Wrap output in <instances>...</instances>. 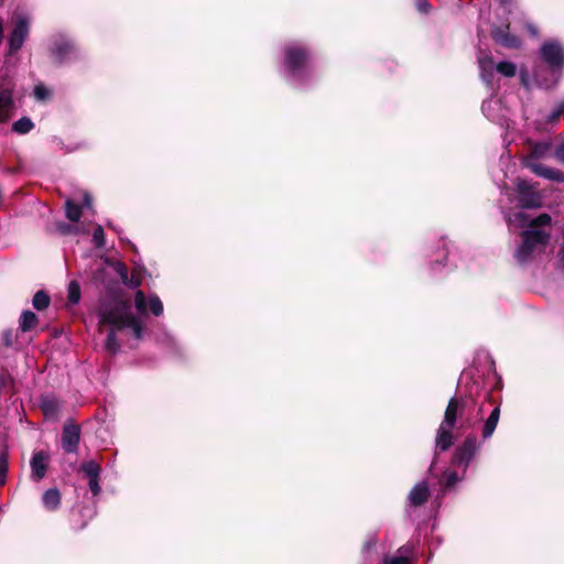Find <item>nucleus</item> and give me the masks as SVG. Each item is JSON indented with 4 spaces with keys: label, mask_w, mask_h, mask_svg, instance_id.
<instances>
[{
    "label": "nucleus",
    "mask_w": 564,
    "mask_h": 564,
    "mask_svg": "<svg viewBox=\"0 0 564 564\" xmlns=\"http://www.w3.org/2000/svg\"><path fill=\"white\" fill-rule=\"evenodd\" d=\"M130 306L127 302L119 299L104 304L99 310L100 326H110V332L106 340V348L115 352L119 344L116 340L115 333L123 328H131L134 337L140 339L142 336V326L140 321L130 314Z\"/></svg>",
    "instance_id": "obj_1"
},
{
    "label": "nucleus",
    "mask_w": 564,
    "mask_h": 564,
    "mask_svg": "<svg viewBox=\"0 0 564 564\" xmlns=\"http://www.w3.org/2000/svg\"><path fill=\"white\" fill-rule=\"evenodd\" d=\"M522 243L516 250L514 257L519 262L529 260L541 247H544L550 238L549 232L543 229H528L521 235Z\"/></svg>",
    "instance_id": "obj_2"
},
{
    "label": "nucleus",
    "mask_w": 564,
    "mask_h": 564,
    "mask_svg": "<svg viewBox=\"0 0 564 564\" xmlns=\"http://www.w3.org/2000/svg\"><path fill=\"white\" fill-rule=\"evenodd\" d=\"M31 18L21 10H15L11 17V32L9 35V51L14 53L20 50L29 34Z\"/></svg>",
    "instance_id": "obj_3"
},
{
    "label": "nucleus",
    "mask_w": 564,
    "mask_h": 564,
    "mask_svg": "<svg viewBox=\"0 0 564 564\" xmlns=\"http://www.w3.org/2000/svg\"><path fill=\"white\" fill-rule=\"evenodd\" d=\"M506 218L509 226L514 228L530 227L529 229H542V227H546L551 223V217L547 214H541L535 218H530L523 210L508 214Z\"/></svg>",
    "instance_id": "obj_4"
},
{
    "label": "nucleus",
    "mask_w": 564,
    "mask_h": 564,
    "mask_svg": "<svg viewBox=\"0 0 564 564\" xmlns=\"http://www.w3.org/2000/svg\"><path fill=\"white\" fill-rule=\"evenodd\" d=\"M518 200L522 208H532L541 206V197L535 189L524 180H518L516 183Z\"/></svg>",
    "instance_id": "obj_5"
},
{
    "label": "nucleus",
    "mask_w": 564,
    "mask_h": 564,
    "mask_svg": "<svg viewBox=\"0 0 564 564\" xmlns=\"http://www.w3.org/2000/svg\"><path fill=\"white\" fill-rule=\"evenodd\" d=\"M541 55L551 67H557L564 63V51L558 43H544L541 47Z\"/></svg>",
    "instance_id": "obj_6"
},
{
    "label": "nucleus",
    "mask_w": 564,
    "mask_h": 564,
    "mask_svg": "<svg viewBox=\"0 0 564 564\" xmlns=\"http://www.w3.org/2000/svg\"><path fill=\"white\" fill-rule=\"evenodd\" d=\"M134 304H135V308L138 310V312L140 314L147 313L148 304H149V310L155 316H159L163 313V304H162L161 300L155 295H151L147 303L144 294L141 291H138L135 294Z\"/></svg>",
    "instance_id": "obj_7"
},
{
    "label": "nucleus",
    "mask_w": 564,
    "mask_h": 564,
    "mask_svg": "<svg viewBox=\"0 0 564 564\" xmlns=\"http://www.w3.org/2000/svg\"><path fill=\"white\" fill-rule=\"evenodd\" d=\"M524 165L530 169L535 175L557 181V182H564V175L557 170L550 169L536 161H534L533 158H525L524 159Z\"/></svg>",
    "instance_id": "obj_8"
},
{
    "label": "nucleus",
    "mask_w": 564,
    "mask_h": 564,
    "mask_svg": "<svg viewBox=\"0 0 564 564\" xmlns=\"http://www.w3.org/2000/svg\"><path fill=\"white\" fill-rule=\"evenodd\" d=\"M524 165L530 169L535 175L557 181V182H564V175L557 170L550 169L536 161H534L533 158H525L524 159Z\"/></svg>",
    "instance_id": "obj_9"
},
{
    "label": "nucleus",
    "mask_w": 564,
    "mask_h": 564,
    "mask_svg": "<svg viewBox=\"0 0 564 564\" xmlns=\"http://www.w3.org/2000/svg\"><path fill=\"white\" fill-rule=\"evenodd\" d=\"M477 451L478 445L476 438H467L462 445V447L457 451L455 455V463L467 466L476 455Z\"/></svg>",
    "instance_id": "obj_10"
},
{
    "label": "nucleus",
    "mask_w": 564,
    "mask_h": 564,
    "mask_svg": "<svg viewBox=\"0 0 564 564\" xmlns=\"http://www.w3.org/2000/svg\"><path fill=\"white\" fill-rule=\"evenodd\" d=\"M47 464V454H45L44 452L34 453L31 459L32 478H34L35 480H41L42 478H44L46 474Z\"/></svg>",
    "instance_id": "obj_11"
},
{
    "label": "nucleus",
    "mask_w": 564,
    "mask_h": 564,
    "mask_svg": "<svg viewBox=\"0 0 564 564\" xmlns=\"http://www.w3.org/2000/svg\"><path fill=\"white\" fill-rule=\"evenodd\" d=\"M463 409V403L456 398H452L445 410V415L442 425L448 426V429H453L455 426L457 417L462 414Z\"/></svg>",
    "instance_id": "obj_12"
},
{
    "label": "nucleus",
    "mask_w": 564,
    "mask_h": 564,
    "mask_svg": "<svg viewBox=\"0 0 564 564\" xmlns=\"http://www.w3.org/2000/svg\"><path fill=\"white\" fill-rule=\"evenodd\" d=\"M78 442L79 429L75 425L65 426L62 437L63 448L68 453H73L76 451Z\"/></svg>",
    "instance_id": "obj_13"
},
{
    "label": "nucleus",
    "mask_w": 564,
    "mask_h": 564,
    "mask_svg": "<svg viewBox=\"0 0 564 564\" xmlns=\"http://www.w3.org/2000/svg\"><path fill=\"white\" fill-rule=\"evenodd\" d=\"M13 111L12 94L9 89H0V123L9 120Z\"/></svg>",
    "instance_id": "obj_14"
},
{
    "label": "nucleus",
    "mask_w": 564,
    "mask_h": 564,
    "mask_svg": "<svg viewBox=\"0 0 564 564\" xmlns=\"http://www.w3.org/2000/svg\"><path fill=\"white\" fill-rule=\"evenodd\" d=\"M306 61V54L303 50L291 47L286 52V67L291 72H295Z\"/></svg>",
    "instance_id": "obj_15"
},
{
    "label": "nucleus",
    "mask_w": 564,
    "mask_h": 564,
    "mask_svg": "<svg viewBox=\"0 0 564 564\" xmlns=\"http://www.w3.org/2000/svg\"><path fill=\"white\" fill-rule=\"evenodd\" d=\"M430 495L426 482L416 484L409 494V501L412 506H420L426 501Z\"/></svg>",
    "instance_id": "obj_16"
},
{
    "label": "nucleus",
    "mask_w": 564,
    "mask_h": 564,
    "mask_svg": "<svg viewBox=\"0 0 564 564\" xmlns=\"http://www.w3.org/2000/svg\"><path fill=\"white\" fill-rule=\"evenodd\" d=\"M451 430L452 429H448V426L441 424L437 431L436 447L440 448L441 451H446L453 443V435L451 433Z\"/></svg>",
    "instance_id": "obj_17"
},
{
    "label": "nucleus",
    "mask_w": 564,
    "mask_h": 564,
    "mask_svg": "<svg viewBox=\"0 0 564 564\" xmlns=\"http://www.w3.org/2000/svg\"><path fill=\"white\" fill-rule=\"evenodd\" d=\"M43 505L47 510H56L61 505V492L51 488L43 494Z\"/></svg>",
    "instance_id": "obj_18"
},
{
    "label": "nucleus",
    "mask_w": 564,
    "mask_h": 564,
    "mask_svg": "<svg viewBox=\"0 0 564 564\" xmlns=\"http://www.w3.org/2000/svg\"><path fill=\"white\" fill-rule=\"evenodd\" d=\"M499 416H500V409L495 408L485 422L484 432H482L484 438H488L494 434V432L497 427V424L499 422Z\"/></svg>",
    "instance_id": "obj_19"
},
{
    "label": "nucleus",
    "mask_w": 564,
    "mask_h": 564,
    "mask_svg": "<svg viewBox=\"0 0 564 564\" xmlns=\"http://www.w3.org/2000/svg\"><path fill=\"white\" fill-rule=\"evenodd\" d=\"M492 36L498 43L507 47H518L520 45L519 39L511 36L499 29L494 30Z\"/></svg>",
    "instance_id": "obj_20"
},
{
    "label": "nucleus",
    "mask_w": 564,
    "mask_h": 564,
    "mask_svg": "<svg viewBox=\"0 0 564 564\" xmlns=\"http://www.w3.org/2000/svg\"><path fill=\"white\" fill-rule=\"evenodd\" d=\"M37 324V316L31 311H24L21 314L19 327L25 333L31 330Z\"/></svg>",
    "instance_id": "obj_21"
},
{
    "label": "nucleus",
    "mask_w": 564,
    "mask_h": 564,
    "mask_svg": "<svg viewBox=\"0 0 564 564\" xmlns=\"http://www.w3.org/2000/svg\"><path fill=\"white\" fill-rule=\"evenodd\" d=\"M478 63H479V68H480L481 77L485 80L489 82V77H491L492 70H494V61H492V58L490 56H487V55H480L478 57Z\"/></svg>",
    "instance_id": "obj_22"
},
{
    "label": "nucleus",
    "mask_w": 564,
    "mask_h": 564,
    "mask_svg": "<svg viewBox=\"0 0 564 564\" xmlns=\"http://www.w3.org/2000/svg\"><path fill=\"white\" fill-rule=\"evenodd\" d=\"M82 215V207L75 205L72 200H66V217L73 221L77 223Z\"/></svg>",
    "instance_id": "obj_23"
},
{
    "label": "nucleus",
    "mask_w": 564,
    "mask_h": 564,
    "mask_svg": "<svg viewBox=\"0 0 564 564\" xmlns=\"http://www.w3.org/2000/svg\"><path fill=\"white\" fill-rule=\"evenodd\" d=\"M42 410L46 416H54L58 411V402L51 398H44L41 403Z\"/></svg>",
    "instance_id": "obj_24"
},
{
    "label": "nucleus",
    "mask_w": 564,
    "mask_h": 564,
    "mask_svg": "<svg viewBox=\"0 0 564 564\" xmlns=\"http://www.w3.org/2000/svg\"><path fill=\"white\" fill-rule=\"evenodd\" d=\"M32 304L36 310H44L50 304V297L45 292L39 291L33 296Z\"/></svg>",
    "instance_id": "obj_25"
},
{
    "label": "nucleus",
    "mask_w": 564,
    "mask_h": 564,
    "mask_svg": "<svg viewBox=\"0 0 564 564\" xmlns=\"http://www.w3.org/2000/svg\"><path fill=\"white\" fill-rule=\"evenodd\" d=\"M497 72L506 77H513L517 72V67L511 62H500L497 66Z\"/></svg>",
    "instance_id": "obj_26"
},
{
    "label": "nucleus",
    "mask_w": 564,
    "mask_h": 564,
    "mask_svg": "<svg viewBox=\"0 0 564 564\" xmlns=\"http://www.w3.org/2000/svg\"><path fill=\"white\" fill-rule=\"evenodd\" d=\"M33 128V123L29 118H21L13 123V130L18 133H28Z\"/></svg>",
    "instance_id": "obj_27"
},
{
    "label": "nucleus",
    "mask_w": 564,
    "mask_h": 564,
    "mask_svg": "<svg viewBox=\"0 0 564 564\" xmlns=\"http://www.w3.org/2000/svg\"><path fill=\"white\" fill-rule=\"evenodd\" d=\"M82 470L88 478H94L99 476L100 468L95 462L90 460L82 465Z\"/></svg>",
    "instance_id": "obj_28"
},
{
    "label": "nucleus",
    "mask_w": 564,
    "mask_h": 564,
    "mask_svg": "<svg viewBox=\"0 0 564 564\" xmlns=\"http://www.w3.org/2000/svg\"><path fill=\"white\" fill-rule=\"evenodd\" d=\"M79 299H80V288H79L78 283L73 281L68 285V301L72 304H76V303H78Z\"/></svg>",
    "instance_id": "obj_29"
},
{
    "label": "nucleus",
    "mask_w": 564,
    "mask_h": 564,
    "mask_svg": "<svg viewBox=\"0 0 564 564\" xmlns=\"http://www.w3.org/2000/svg\"><path fill=\"white\" fill-rule=\"evenodd\" d=\"M549 149H550L549 143H536L532 148V153L529 158H533L535 160L536 158L544 156L545 153L549 151Z\"/></svg>",
    "instance_id": "obj_30"
},
{
    "label": "nucleus",
    "mask_w": 564,
    "mask_h": 564,
    "mask_svg": "<svg viewBox=\"0 0 564 564\" xmlns=\"http://www.w3.org/2000/svg\"><path fill=\"white\" fill-rule=\"evenodd\" d=\"M93 240L96 247L101 248L105 243V234L101 226H97L94 230Z\"/></svg>",
    "instance_id": "obj_31"
},
{
    "label": "nucleus",
    "mask_w": 564,
    "mask_h": 564,
    "mask_svg": "<svg viewBox=\"0 0 564 564\" xmlns=\"http://www.w3.org/2000/svg\"><path fill=\"white\" fill-rule=\"evenodd\" d=\"M50 91L48 89L43 85H37L34 88V96L37 100H44L48 97Z\"/></svg>",
    "instance_id": "obj_32"
},
{
    "label": "nucleus",
    "mask_w": 564,
    "mask_h": 564,
    "mask_svg": "<svg viewBox=\"0 0 564 564\" xmlns=\"http://www.w3.org/2000/svg\"><path fill=\"white\" fill-rule=\"evenodd\" d=\"M113 268H115L116 272L119 274V276L121 278V281L127 282V279L129 276L127 268L120 262H116L113 264Z\"/></svg>",
    "instance_id": "obj_33"
},
{
    "label": "nucleus",
    "mask_w": 564,
    "mask_h": 564,
    "mask_svg": "<svg viewBox=\"0 0 564 564\" xmlns=\"http://www.w3.org/2000/svg\"><path fill=\"white\" fill-rule=\"evenodd\" d=\"M458 481H459V477H458L457 473H455V471H446L445 473L446 486H448V487L454 486Z\"/></svg>",
    "instance_id": "obj_34"
},
{
    "label": "nucleus",
    "mask_w": 564,
    "mask_h": 564,
    "mask_svg": "<svg viewBox=\"0 0 564 564\" xmlns=\"http://www.w3.org/2000/svg\"><path fill=\"white\" fill-rule=\"evenodd\" d=\"M382 564H409V561L403 556H394L386 558Z\"/></svg>",
    "instance_id": "obj_35"
},
{
    "label": "nucleus",
    "mask_w": 564,
    "mask_h": 564,
    "mask_svg": "<svg viewBox=\"0 0 564 564\" xmlns=\"http://www.w3.org/2000/svg\"><path fill=\"white\" fill-rule=\"evenodd\" d=\"M89 488L94 495H98L100 487L98 485V477L89 478Z\"/></svg>",
    "instance_id": "obj_36"
},
{
    "label": "nucleus",
    "mask_w": 564,
    "mask_h": 564,
    "mask_svg": "<svg viewBox=\"0 0 564 564\" xmlns=\"http://www.w3.org/2000/svg\"><path fill=\"white\" fill-rule=\"evenodd\" d=\"M123 283L129 288L137 289L140 285L141 281L139 278L132 275L131 278L128 276L127 282Z\"/></svg>",
    "instance_id": "obj_37"
},
{
    "label": "nucleus",
    "mask_w": 564,
    "mask_h": 564,
    "mask_svg": "<svg viewBox=\"0 0 564 564\" xmlns=\"http://www.w3.org/2000/svg\"><path fill=\"white\" fill-rule=\"evenodd\" d=\"M556 158L564 162V142L556 150Z\"/></svg>",
    "instance_id": "obj_38"
},
{
    "label": "nucleus",
    "mask_w": 564,
    "mask_h": 564,
    "mask_svg": "<svg viewBox=\"0 0 564 564\" xmlns=\"http://www.w3.org/2000/svg\"><path fill=\"white\" fill-rule=\"evenodd\" d=\"M84 206L87 208L91 207V197L88 194H85L84 196Z\"/></svg>",
    "instance_id": "obj_39"
},
{
    "label": "nucleus",
    "mask_w": 564,
    "mask_h": 564,
    "mask_svg": "<svg viewBox=\"0 0 564 564\" xmlns=\"http://www.w3.org/2000/svg\"><path fill=\"white\" fill-rule=\"evenodd\" d=\"M521 82L522 84L528 87L529 86V79H528V75L525 73H521Z\"/></svg>",
    "instance_id": "obj_40"
},
{
    "label": "nucleus",
    "mask_w": 564,
    "mask_h": 564,
    "mask_svg": "<svg viewBox=\"0 0 564 564\" xmlns=\"http://www.w3.org/2000/svg\"><path fill=\"white\" fill-rule=\"evenodd\" d=\"M528 30L530 31V33L533 35V36H536L538 35V30L535 26L529 24L528 25Z\"/></svg>",
    "instance_id": "obj_41"
},
{
    "label": "nucleus",
    "mask_w": 564,
    "mask_h": 564,
    "mask_svg": "<svg viewBox=\"0 0 564 564\" xmlns=\"http://www.w3.org/2000/svg\"><path fill=\"white\" fill-rule=\"evenodd\" d=\"M417 7L421 11H425L426 0L419 1Z\"/></svg>",
    "instance_id": "obj_42"
},
{
    "label": "nucleus",
    "mask_w": 564,
    "mask_h": 564,
    "mask_svg": "<svg viewBox=\"0 0 564 564\" xmlns=\"http://www.w3.org/2000/svg\"><path fill=\"white\" fill-rule=\"evenodd\" d=\"M62 230H63L64 232H66V234H70V232H73V229H72V227H70V226H66V227L62 228Z\"/></svg>",
    "instance_id": "obj_43"
},
{
    "label": "nucleus",
    "mask_w": 564,
    "mask_h": 564,
    "mask_svg": "<svg viewBox=\"0 0 564 564\" xmlns=\"http://www.w3.org/2000/svg\"><path fill=\"white\" fill-rule=\"evenodd\" d=\"M561 261L563 262L564 264V247L562 248L561 250Z\"/></svg>",
    "instance_id": "obj_44"
},
{
    "label": "nucleus",
    "mask_w": 564,
    "mask_h": 564,
    "mask_svg": "<svg viewBox=\"0 0 564 564\" xmlns=\"http://www.w3.org/2000/svg\"><path fill=\"white\" fill-rule=\"evenodd\" d=\"M502 4H507L510 2V0H499Z\"/></svg>",
    "instance_id": "obj_45"
}]
</instances>
